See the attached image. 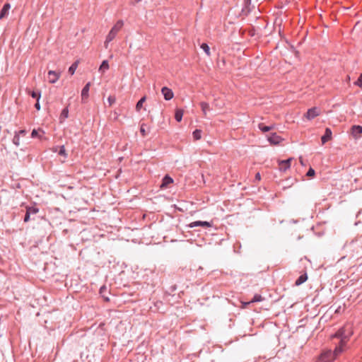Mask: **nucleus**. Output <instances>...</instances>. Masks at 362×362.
I'll return each instance as SVG.
<instances>
[{"label":"nucleus","mask_w":362,"mask_h":362,"mask_svg":"<svg viewBox=\"0 0 362 362\" xmlns=\"http://www.w3.org/2000/svg\"><path fill=\"white\" fill-rule=\"evenodd\" d=\"M342 351L341 346H336L334 351L331 349L324 350L320 355L318 360L320 362H332Z\"/></svg>","instance_id":"nucleus-1"},{"label":"nucleus","mask_w":362,"mask_h":362,"mask_svg":"<svg viewBox=\"0 0 362 362\" xmlns=\"http://www.w3.org/2000/svg\"><path fill=\"white\" fill-rule=\"evenodd\" d=\"M123 21L122 20L118 21L115 25L111 28L108 35L106 37L105 42V46L107 48L108 43L110 42L117 35V33L120 30L123 26Z\"/></svg>","instance_id":"nucleus-2"},{"label":"nucleus","mask_w":362,"mask_h":362,"mask_svg":"<svg viewBox=\"0 0 362 362\" xmlns=\"http://www.w3.org/2000/svg\"><path fill=\"white\" fill-rule=\"evenodd\" d=\"M332 337L338 338L340 339L339 344L337 346H341L342 351L344 350V346L346 345V341L348 339V336L345 334V329L344 328L339 329L333 336Z\"/></svg>","instance_id":"nucleus-3"},{"label":"nucleus","mask_w":362,"mask_h":362,"mask_svg":"<svg viewBox=\"0 0 362 362\" xmlns=\"http://www.w3.org/2000/svg\"><path fill=\"white\" fill-rule=\"evenodd\" d=\"M187 226L190 228L194 227L210 228L212 226V222H209L206 221H196L190 223Z\"/></svg>","instance_id":"nucleus-4"},{"label":"nucleus","mask_w":362,"mask_h":362,"mask_svg":"<svg viewBox=\"0 0 362 362\" xmlns=\"http://www.w3.org/2000/svg\"><path fill=\"white\" fill-rule=\"evenodd\" d=\"M320 115V110L316 107H313L308 110L305 117L308 119L311 120L315 118L317 116Z\"/></svg>","instance_id":"nucleus-5"},{"label":"nucleus","mask_w":362,"mask_h":362,"mask_svg":"<svg viewBox=\"0 0 362 362\" xmlns=\"http://www.w3.org/2000/svg\"><path fill=\"white\" fill-rule=\"evenodd\" d=\"M267 140L271 144L277 145L279 144L283 139L280 136L274 132L267 136Z\"/></svg>","instance_id":"nucleus-6"},{"label":"nucleus","mask_w":362,"mask_h":362,"mask_svg":"<svg viewBox=\"0 0 362 362\" xmlns=\"http://www.w3.org/2000/svg\"><path fill=\"white\" fill-rule=\"evenodd\" d=\"M292 158H289L286 160H279V170L282 172L286 171L291 167V162Z\"/></svg>","instance_id":"nucleus-7"},{"label":"nucleus","mask_w":362,"mask_h":362,"mask_svg":"<svg viewBox=\"0 0 362 362\" xmlns=\"http://www.w3.org/2000/svg\"><path fill=\"white\" fill-rule=\"evenodd\" d=\"M161 93L165 100H170L174 97V93L172 89L164 86L161 88Z\"/></svg>","instance_id":"nucleus-8"},{"label":"nucleus","mask_w":362,"mask_h":362,"mask_svg":"<svg viewBox=\"0 0 362 362\" xmlns=\"http://www.w3.org/2000/svg\"><path fill=\"white\" fill-rule=\"evenodd\" d=\"M90 87V82H88L81 90V100L82 103H85L89 95V90Z\"/></svg>","instance_id":"nucleus-9"},{"label":"nucleus","mask_w":362,"mask_h":362,"mask_svg":"<svg viewBox=\"0 0 362 362\" xmlns=\"http://www.w3.org/2000/svg\"><path fill=\"white\" fill-rule=\"evenodd\" d=\"M351 132L354 138L357 139L360 137L362 134V126L353 125L351 128Z\"/></svg>","instance_id":"nucleus-10"},{"label":"nucleus","mask_w":362,"mask_h":362,"mask_svg":"<svg viewBox=\"0 0 362 362\" xmlns=\"http://www.w3.org/2000/svg\"><path fill=\"white\" fill-rule=\"evenodd\" d=\"M332 132L330 128L327 127L325 130L324 134L321 137L322 144H325L328 141L331 140Z\"/></svg>","instance_id":"nucleus-11"},{"label":"nucleus","mask_w":362,"mask_h":362,"mask_svg":"<svg viewBox=\"0 0 362 362\" xmlns=\"http://www.w3.org/2000/svg\"><path fill=\"white\" fill-rule=\"evenodd\" d=\"M60 74L54 71H48V81L51 83H54L59 79Z\"/></svg>","instance_id":"nucleus-12"},{"label":"nucleus","mask_w":362,"mask_h":362,"mask_svg":"<svg viewBox=\"0 0 362 362\" xmlns=\"http://www.w3.org/2000/svg\"><path fill=\"white\" fill-rule=\"evenodd\" d=\"M11 8V4L9 3H6L3 6L2 8L0 11V20L5 18L8 14L9 9Z\"/></svg>","instance_id":"nucleus-13"},{"label":"nucleus","mask_w":362,"mask_h":362,"mask_svg":"<svg viewBox=\"0 0 362 362\" xmlns=\"http://www.w3.org/2000/svg\"><path fill=\"white\" fill-rule=\"evenodd\" d=\"M258 129L262 132H268L271 130H273L275 129V125L274 124H271V125H266L264 123H259L258 124Z\"/></svg>","instance_id":"nucleus-14"},{"label":"nucleus","mask_w":362,"mask_h":362,"mask_svg":"<svg viewBox=\"0 0 362 362\" xmlns=\"http://www.w3.org/2000/svg\"><path fill=\"white\" fill-rule=\"evenodd\" d=\"M173 182V179L168 175H165L163 180L162 183L160 185L161 188H167L168 185Z\"/></svg>","instance_id":"nucleus-15"},{"label":"nucleus","mask_w":362,"mask_h":362,"mask_svg":"<svg viewBox=\"0 0 362 362\" xmlns=\"http://www.w3.org/2000/svg\"><path fill=\"white\" fill-rule=\"evenodd\" d=\"M99 293L105 301L108 302L110 300L109 297L107 296L108 291L105 285H103L100 288Z\"/></svg>","instance_id":"nucleus-16"},{"label":"nucleus","mask_w":362,"mask_h":362,"mask_svg":"<svg viewBox=\"0 0 362 362\" xmlns=\"http://www.w3.org/2000/svg\"><path fill=\"white\" fill-rule=\"evenodd\" d=\"M244 6L242 8V13H243L245 15H247L250 12V5H251V0H244L243 1Z\"/></svg>","instance_id":"nucleus-17"},{"label":"nucleus","mask_w":362,"mask_h":362,"mask_svg":"<svg viewBox=\"0 0 362 362\" xmlns=\"http://www.w3.org/2000/svg\"><path fill=\"white\" fill-rule=\"evenodd\" d=\"M308 279L307 273H304L298 276V278L296 280L295 284L296 286H300L306 281Z\"/></svg>","instance_id":"nucleus-18"},{"label":"nucleus","mask_w":362,"mask_h":362,"mask_svg":"<svg viewBox=\"0 0 362 362\" xmlns=\"http://www.w3.org/2000/svg\"><path fill=\"white\" fill-rule=\"evenodd\" d=\"M264 300V298L259 295V294H255L254 296L252 297V298L251 299L250 301L245 303V305H249L252 303H257V302H261Z\"/></svg>","instance_id":"nucleus-19"},{"label":"nucleus","mask_w":362,"mask_h":362,"mask_svg":"<svg viewBox=\"0 0 362 362\" xmlns=\"http://www.w3.org/2000/svg\"><path fill=\"white\" fill-rule=\"evenodd\" d=\"M183 112H184L182 109H176L175 112V119L177 122H180L182 121Z\"/></svg>","instance_id":"nucleus-20"},{"label":"nucleus","mask_w":362,"mask_h":362,"mask_svg":"<svg viewBox=\"0 0 362 362\" xmlns=\"http://www.w3.org/2000/svg\"><path fill=\"white\" fill-rule=\"evenodd\" d=\"M109 69V63L107 60H103L99 67V71L104 73L106 70Z\"/></svg>","instance_id":"nucleus-21"},{"label":"nucleus","mask_w":362,"mask_h":362,"mask_svg":"<svg viewBox=\"0 0 362 362\" xmlns=\"http://www.w3.org/2000/svg\"><path fill=\"white\" fill-rule=\"evenodd\" d=\"M200 106L205 115H206V112L211 110L209 104L206 102H201Z\"/></svg>","instance_id":"nucleus-22"},{"label":"nucleus","mask_w":362,"mask_h":362,"mask_svg":"<svg viewBox=\"0 0 362 362\" xmlns=\"http://www.w3.org/2000/svg\"><path fill=\"white\" fill-rule=\"evenodd\" d=\"M146 96H143L142 98H140V100L136 103V111H139L141 110V108L143 106V104L146 101Z\"/></svg>","instance_id":"nucleus-23"},{"label":"nucleus","mask_w":362,"mask_h":362,"mask_svg":"<svg viewBox=\"0 0 362 362\" xmlns=\"http://www.w3.org/2000/svg\"><path fill=\"white\" fill-rule=\"evenodd\" d=\"M30 95L33 98H35L36 99V100H40V98H41V91L40 90H38V91H35V90H33L30 93Z\"/></svg>","instance_id":"nucleus-24"},{"label":"nucleus","mask_w":362,"mask_h":362,"mask_svg":"<svg viewBox=\"0 0 362 362\" xmlns=\"http://www.w3.org/2000/svg\"><path fill=\"white\" fill-rule=\"evenodd\" d=\"M39 131H40V132H42L43 134H45V132H44L42 129H33V131H32V132H31V137H32V138L38 137L39 139H42V136H41V135H39V134H38V132H39Z\"/></svg>","instance_id":"nucleus-25"},{"label":"nucleus","mask_w":362,"mask_h":362,"mask_svg":"<svg viewBox=\"0 0 362 362\" xmlns=\"http://www.w3.org/2000/svg\"><path fill=\"white\" fill-rule=\"evenodd\" d=\"M192 135H193V138L195 139V140H199L202 138V130L200 129H196L195 130H194V132H192Z\"/></svg>","instance_id":"nucleus-26"},{"label":"nucleus","mask_w":362,"mask_h":362,"mask_svg":"<svg viewBox=\"0 0 362 362\" xmlns=\"http://www.w3.org/2000/svg\"><path fill=\"white\" fill-rule=\"evenodd\" d=\"M26 211L29 212L31 214H35L39 211V209L36 206H28L26 208Z\"/></svg>","instance_id":"nucleus-27"},{"label":"nucleus","mask_w":362,"mask_h":362,"mask_svg":"<svg viewBox=\"0 0 362 362\" xmlns=\"http://www.w3.org/2000/svg\"><path fill=\"white\" fill-rule=\"evenodd\" d=\"M77 66H78V62H74L69 68V73L71 74V75H73L75 71H76V69H77Z\"/></svg>","instance_id":"nucleus-28"},{"label":"nucleus","mask_w":362,"mask_h":362,"mask_svg":"<svg viewBox=\"0 0 362 362\" xmlns=\"http://www.w3.org/2000/svg\"><path fill=\"white\" fill-rule=\"evenodd\" d=\"M58 154L66 158L68 157V154L66 153L65 147L64 145L59 146V150L58 151Z\"/></svg>","instance_id":"nucleus-29"},{"label":"nucleus","mask_w":362,"mask_h":362,"mask_svg":"<svg viewBox=\"0 0 362 362\" xmlns=\"http://www.w3.org/2000/svg\"><path fill=\"white\" fill-rule=\"evenodd\" d=\"M201 48L206 54L207 56H210V47L208 44L204 42L201 45Z\"/></svg>","instance_id":"nucleus-30"},{"label":"nucleus","mask_w":362,"mask_h":362,"mask_svg":"<svg viewBox=\"0 0 362 362\" xmlns=\"http://www.w3.org/2000/svg\"><path fill=\"white\" fill-rule=\"evenodd\" d=\"M69 116V110L67 107H65L62 110V112H61V115H60V117L61 118H67Z\"/></svg>","instance_id":"nucleus-31"},{"label":"nucleus","mask_w":362,"mask_h":362,"mask_svg":"<svg viewBox=\"0 0 362 362\" xmlns=\"http://www.w3.org/2000/svg\"><path fill=\"white\" fill-rule=\"evenodd\" d=\"M354 85L362 88V73L359 75L358 79L354 82Z\"/></svg>","instance_id":"nucleus-32"},{"label":"nucleus","mask_w":362,"mask_h":362,"mask_svg":"<svg viewBox=\"0 0 362 362\" xmlns=\"http://www.w3.org/2000/svg\"><path fill=\"white\" fill-rule=\"evenodd\" d=\"M13 143L16 146H18L20 145V136H18V135L15 134V135H14V136L13 138Z\"/></svg>","instance_id":"nucleus-33"},{"label":"nucleus","mask_w":362,"mask_h":362,"mask_svg":"<svg viewBox=\"0 0 362 362\" xmlns=\"http://www.w3.org/2000/svg\"><path fill=\"white\" fill-rule=\"evenodd\" d=\"M145 126H146V124L144 123H143L141 124V127H140V133L143 136H146L147 134L146 129H145Z\"/></svg>","instance_id":"nucleus-34"},{"label":"nucleus","mask_w":362,"mask_h":362,"mask_svg":"<svg viewBox=\"0 0 362 362\" xmlns=\"http://www.w3.org/2000/svg\"><path fill=\"white\" fill-rule=\"evenodd\" d=\"M28 132L25 129H21L18 132H16L15 134L18 135V136H25L27 134Z\"/></svg>","instance_id":"nucleus-35"},{"label":"nucleus","mask_w":362,"mask_h":362,"mask_svg":"<svg viewBox=\"0 0 362 362\" xmlns=\"http://www.w3.org/2000/svg\"><path fill=\"white\" fill-rule=\"evenodd\" d=\"M315 174V171L313 168H310L306 173L308 177H313Z\"/></svg>","instance_id":"nucleus-36"},{"label":"nucleus","mask_w":362,"mask_h":362,"mask_svg":"<svg viewBox=\"0 0 362 362\" xmlns=\"http://www.w3.org/2000/svg\"><path fill=\"white\" fill-rule=\"evenodd\" d=\"M115 100H116V99L114 96L110 95L107 98V101H108L110 105H112L115 102Z\"/></svg>","instance_id":"nucleus-37"},{"label":"nucleus","mask_w":362,"mask_h":362,"mask_svg":"<svg viewBox=\"0 0 362 362\" xmlns=\"http://www.w3.org/2000/svg\"><path fill=\"white\" fill-rule=\"evenodd\" d=\"M30 214H29V212L26 211V213L24 216V218H23V221L25 223L28 222L30 221Z\"/></svg>","instance_id":"nucleus-38"},{"label":"nucleus","mask_w":362,"mask_h":362,"mask_svg":"<svg viewBox=\"0 0 362 362\" xmlns=\"http://www.w3.org/2000/svg\"><path fill=\"white\" fill-rule=\"evenodd\" d=\"M35 108L37 110H40V100H36V103L35 104Z\"/></svg>","instance_id":"nucleus-39"},{"label":"nucleus","mask_w":362,"mask_h":362,"mask_svg":"<svg viewBox=\"0 0 362 362\" xmlns=\"http://www.w3.org/2000/svg\"><path fill=\"white\" fill-rule=\"evenodd\" d=\"M255 180H261V175H260V173H256V175H255Z\"/></svg>","instance_id":"nucleus-40"},{"label":"nucleus","mask_w":362,"mask_h":362,"mask_svg":"<svg viewBox=\"0 0 362 362\" xmlns=\"http://www.w3.org/2000/svg\"><path fill=\"white\" fill-rule=\"evenodd\" d=\"M341 306H339L337 308V309L335 310V313H339L341 312Z\"/></svg>","instance_id":"nucleus-41"},{"label":"nucleus","mask_w":362,"mask_h":362,"mask_svg":"<svg viewBox=\"0 0 362 362\" xmlns=\"http://www.w3.org/2000/svg\"><path fill=\"white\" fill-rule=\"evenodd\" d=\"M59 148V146H55L52 148L53 152H58L57 149Z\"/></svg>","instance_id":"nucleus-42"},{"label":"nucleus","mask_w":362,"mask_h":362,"mask_svg":"<svg viewBox=\"0 0 362 362\" xmlns=\"http://www.w3.org/2000/svg\"><path fill=\"white\" fill-rule=\"evenodd\" d=\"M175 290H176V286H175V285H174V286H173L171 287V291H175Z\"/></svg>","instance_id":"nucleus-43"},{"label":"nucleus","mask_w":362,"mask_h":362,"mask_svg":"<svg viewBox=\"0 0 362 362\" xmlns=\"http://www.w3.org/2000/svg\"><path fill=\"white\" fill-rule=\"evenodd\" d=\"M141 0H135V2L136 3H139V1H141Z\"/></svg>","instance_id":"nucleus-44"}]
</instances>
